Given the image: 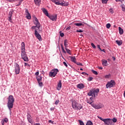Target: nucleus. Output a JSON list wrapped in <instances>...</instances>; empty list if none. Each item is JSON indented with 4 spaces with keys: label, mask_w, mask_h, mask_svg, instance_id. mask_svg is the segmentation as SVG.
Returning a JSON list of instances; mask_svg holds the SVG:
<instances>
[{
    "label": "nucleus",
    "mask_w": 125,
    "mask_h": 125,
    "mask_svg": "<svg viewBox=\"0 0 125 125\" xmlns=\"http://www.w3.org/2000/svg\"><path fill=\"white\" fill-rule=\"evenodd\" d=\"M21 56L22 59L25 62H28L29 61V58L27 56V54H26V51L25 49V43L24 42H22L21 43Z\"/></svg>",
    "instance_id": "f257e3e1"
},
{
    "label": "nucleus",
    "mask_w": 125,
    "mask_h": 125,
    "mask_svg": "<svg viewBox=\"0 0 125 125\" xmlns=\"http://www.w3.org/2000/svg\"><path fill=\"white\" fill-rule=\"evenodd\" d=\"M14 98L13 96L10 95L8 97V101L7 103V107L10 111H11V109L13 108V105L14 104Z\"/></svg>",
    "instance_id": "f03ea898"
},
{
    "label": "nucleus",
    "mask_w": 125,
    "mask_h": 125,
    "mask_svg": "<svg viewBox=\"0 0 125 125\" xmlns=\"http://www.w3.org/2000/svg\"><path fill=\"white\" fill-rule=\"evenodd\" d=\"M72 106L75 110H81V109H83V106L78 103L76 101H72Z\"/></svg>",
    "instance_id": "7ed1b4c3"
},
{
    "label": "nucleus",
    "mask_w": 125,
    "mask_h": 125,
    "mask_svg": "<svg viewBox=\"0 0 125 125\" xmlns=\"http://www.w3.org/2000/svg\"><path fill=\"white\" fill-rule=\"evenodd\" d=\"M98 92H99V89L97 88L96 89H94L90 90V91L87 93V95L89 96H93L94 97H96L98 96Z\"/></svg>",
    "instance_id": "20e7f679"
},
{
    "label": "nucleus",
    "mask_w": 125,
    "mask_h": 125,
    "mask_svg": "<svg viewBox=\"0 0 125 125\" xmlns=\"http://www.w3.org/2000/svg\"><path fill=\"white\" fill-rule=\"evenodd\" d=\"M52 2L55 3L57 5H61V6H67L68 5L69 3L67 2H61L60 1L58 0H51Z\"/></svg>",
    "instance_id": "39448f33"
},
{
    "label": "nucleus",
    "mask_w": 125,
    "mask_h": 125,
    "mask_svg": "<svg viewBox=\"0 0 125 125\" xmlns=\"http://www.w3.org/2000/svg\"><path fill=\"white\" fill-rule=\"evenodd\" d=\"M116 85V83L114 80H111L110 82H108L106 84L105 86L106 88H111V87H114Z\"/></svg>",
    "instance_id": "423d86ee"
},
{
    "label": "nucleus",
    "mask_w": 125,
    "mask_h": 125,
    "mask_svg": "<svg viewBox=\"0 0 125 125\" xmlns=\"http://www.w3.org/2000/svg\"><path fill=\"white\" fill-rule=\"evenodd\" d=\"M58 72H59V70H58V69H52L51 71L49 72V77H54L56 75H57Z\"/></svg>",
    "instance_id": "0eeeda50"
},
{
    "label": "nucleus",
    "mask_w": 125,
    "mask_h": 125,
    "mask_svg": "<svg viewBox=\"0 0 125 125\" xmlns=\"http://www.w3.org/2000/svg\"><path fill=\"white\" fill-rule=\"evenodd\" d=\"M14 70L16 75H19L20 73V66L18 63H16L14 64Z\"/></svg>",
    "instance_id": "6e6552de"
},
{
    "label": "nucleus",
    "mask_w": 125,
    "mask_h": 125,
    "mask_svg": "<svg viewBox=\"0 0 125 125\" xmlns=\"http://www.w3.org/2000/svg\"><path fill=\"white\" fill-rule=\"evenodd\" d=\"M104 122L106 125H114V123L112 121V119L110 118L104 119Z\"/></svg>",
    "instance_id": "1a4fd4ad"
},
{
    "label": "nucleus",
    "mask_w": 125,
    "mask_h": 125,
    "mask_svg": "<svg viewBox=\"0 0 125 125\" xmlns=\"http://www.w3.org/2000/svg\"><path fill=\"white\" fill-rule=\"evenodd\" d=\"M36 78H37V82L39 83V86H40L41 87L42 86L43 84H42V76H38L36 77Z\"/></svg>",
    "instance_id": "9d476101"
},
{
    "label": "nucleus",
    "mask_w": 125,
    "mask_h": 125,
    "mask_svg": "<svg viewBox=\"0 0 125 125\" xmlns=\"http://www.w3.org/2000/svg\"><path fill=\"white\" fill-rule=\"evenodd\" d=\"M34 22L36 26H37L38 30H39V31H41V30H40V28H41V23L39 21V20H38V19L35 20L34 21Z\"/></svg>",
    "instance_id": "9b49d317"
},
{
    "label": "nucleus",
    "mask_w": 125,
    "mask_h": 125,
    "mask_svg": "<svg viewBox=\"0 0 125 125\" xmlns=\"http://www.w3.org/2000/svg\"><path fill=\"white\" fill-rule=\"evenodd\" d=\"M34 35L40 42H42V36L38 33L37 29H35Z\"/></svg>",
    "instance_id": "f8f14e48"
},
{
    "label": "nucleus",
    "mask_w": 125,
    "mask_h": 125,
    "mask_svg": "<svg viewBox=\"0 0 125 125\" xmlns=\"http://www.w3.org/2000/svg\"><path fill=\"white\" fill-rule=\"evenodd\" d=\"M91 106L93 107V108H95V109H101L103 107V105L102 104H91Z\"/></svg>",
    "instance_id": "ddd939ff"
},
{
    "label": "nucleus",
    "mask_w": 125,
    "mask_h": 125,
    "mask_svg": "<svg viewBox=\"0 0 125 125\" xmlns=\"http://www.w3.org/2000/svg\"><path fill=\"white\" fill-rule=\"evenodd\" d=\"M25 15L26 18L28 20H31V18H32V17H31V14L29 13V10H28V9H25Z\"/></svg>",
    "instance_id": "4468645a"
},
{
    "label": "nucleus",
    "mask_w": 125,
    "mask_h": 125,
    "mask_svg": "<svg viewBox=\"0 0 125 125\" xmlns=\"http://www.w3.org/2000/svg\"><path fill=\"white\" fill-rule=\"evenodd\" d=\"M49 18L51 20H52V21H56V20L57 19V16H49Z\"/></svg>",
    "instance_id": "2eb2a0df"
},
{
    "label": "nucleus",
    "mask_w": 125,
    "mask_h": 125,
    "mask_svg": "<svg viewBox=\"0 0 125 125\" xmlns=\"http://www.w3.org/2000/svg\"><path fill=\"white\" fill-rule=\"evenodd\" d=\"M27 120L29 123L31 124V125H33V124H34V121H33V119H32V117H31V116H27Z\"/></svg>",
    "instance_id": "dca6fc26"
},
{
    "label": "nucleus",
    "mask_w": 125,
    "mask_h": 125,
    "mask_svg": "<svg viewBox=\"0 0 125 125\" xmlns=\"http://www.w3.org/2000/svg\"><path fill=\"white\" fill-rule=\"evenodd\" d=\"M102 65H103L104 66H108V62L107 61V60H102Z\"/></svg>",
    "instance_id": "f3484780"
},
{
    "label": "nucleus",
    "mask_w": 125,
    "mask_h": 125,
    "mask_svg": "<svg viewBox=\"0 0 125 125\" xmlns=\"http://www.w3.org/2000/svg\"><path fill=\"white\" fill-rule=\"evenodd\" d=\"M77 87L79 89H83L84 87V85L83 83H80L77 85Z\"/></svg>",
    "instance_id": "a211bd4d"
},
{
    "label": "nucleus",
    "mask_w": 125,
    "mask_h": 125,
    "mask_svg": "<svg viewBox=\"0 0 125 125\" xmlns=\"http://www.w3.org/2000/svg\"><path fill=\"white\" fill-rule=\"evenodd\" d=\"M62 87V83H61V81H60L57 86L58 90H60L61 89V87Z\"/></svg>",
    "instance_id": "6ab92c4d"
},
{
    "label": "nucleus",
    "mask_w": 125,
    "mask_h": 125,
    "mask_svg": "<svg viewBox=\"0 0 125 125\" xmlns=\"http://www.w3.org/2000/svg\"><path fill=\"white\" fill-rule=\"evenodd\" d=\"M70 60L73 63H77V59H76V57H70Z\"/></svg>",
    "instance_id": "aec40b11"
},
{
    "label": "nucleus",
    "mask_w": 125,
    "mask_h": 125,
    "mask_svg": "<svg viewBox=\"0 0 125 125\" xmlns=\"http://www.w3.org/2000/svg\"><path fill=\"white\" fill-rule=\"evenodd\" d=\"M42 11H43L44 14H45V15H46V16L49 17V16L48 15V12H47V10H46V9H43Z\"/></svg>",
    "instance_id": "412c9836"
},
{
    "label": "nucleus",
    "mask_w": 125,
    "mask_h": 125,
    "mask_svg": "<svg viewBox=\"0 0 125 125\" xmlns=\"http://www.w3.org/2000/svg\"><path fill=\"white\" fill-rule=\"evenodd\" d=\"M116 43L118 44V45H122L123 44V41H119L117 40L115 41Z\"/></svg>",
    "instance_id": "4be33fe9"
},
{
    "label": "nucleus",
    "mask_w": 125,
    "mask_h": 125,
    "mask_svg": "<svg viewBox=\"0 0 125 125\" xmlns=\"http://www.w3.org/2000/svg\"><path fill=\"white\" fill-rule=\"evenodd\" d=\"M7 122H8V119L7 118H5L4 119V120L1 121V124L2 125H4V123H7Z\"/></svg>",
    "instance_id": "5701e85b"
},
{
    "label": "nucleus",
    "mask_w": 125,
    "mask_h": 125,
    "mask_svg": "<svg viewBox=\"0 0 125 125\" xmlns=\"http://www.w3.org/2000/svg\"><path fill=\"white\" fill-rule=\"evenodd\" d=\"M119 31L120 35H123V34H124V29H123L122 27H119Z\"/></svg>",
    "instance_id": "b1692460"
},
{
    "label": "nucleus",
    "mask_w": 125,
    "mask_h": 125,
    "mask_svg": "<svg viewBox=\"0 0 125 125\" xmlns=\"http://www.w3.org/2000/svg\"><path fill=\"white\" fill-rule=\"evenodd\" d=\"M64 44L65 49L67 48V47H68V40H64Z\"/></svg>",
    "instance_id": "393cba45"
},
{
    "label": "nucleus",
    "mask_w": 125,
    "mask_h": 125,
    "mask_svg": "<svg viewBox=\"0 0 125 125\" xmlns=\"http://www.w3.org/2000/svg\"><path fill=\"white\" fill-rule=\"evenodd\" d=\"M41 0H34L35 4L39 5L40 4V2H41Z\"/></svg>",
    "instance_id": "a878e982"
},
{
    "label": "nucleus",
    "mask_w": 125,
    "mask_h": 125,
    "mask_svg": "<svg viewBox=\"0 0 125 125\" xmlns=\"http://www.w3.org/2000/svg\"><path fill=\"white\" fill-rule=\"evenodd\" d=\"M74 25H75L76 26H77L78 27L80 26H84V25L83 23H74Z\"/></svg>",
    "instance_id": "bb28decb"
},
{
    "label": "nucleus",
    "mask_w": 125,
    "mask_h": 125,
    "mask_svg": "<svg viewBox=\"0 0 125 125\" xmlns=\"http://www.w3.org/2000/svg\"><path fill=\"white\" fill-rule=\"evenodd\" d=\"M65 50L66 51V52L68 53V54H70L71 55V54H72V53H71V50L67 48H65Z\"/></svg>",
    "instance_id": "cd10ccee"
},
{
    "label": "nucleus",
    "mask_w": 125,
    "mask_h": 125,
    "mask_svg": "<svg viewBox=\"0 0 125 125\" xmlns=\"http://www.w3.org/2000/svg\"><path fill=\"white\" fill-rule=\"evenodd\" d=\"M8 20L9 21V22H11V23H12V17H8Z\"/></svg>",
    "instance_id": "c85d7f7f"
},
{
    "label": "nucleus",
    "mask_w": 125,
    "mask_h": 125,
    "mask_svg": "<svg viewBox=\"0 0 125 125\" xmlns=\"http://www.w3.org/2000/svg\"><path fill=\"white\" fill-rule=\"evenodd\" d=\"M93 125V124L92 123V122L89 121H88L86 124V125Z\"/></svg>",
    "instance_id": "c756f323"
},
{
    "label": "nucleus",
    "mask_w": 125,
    "mask_h": 125,
    "mask_svg": "<svg viewBox=\"0 0 125 125\" xmlns=\"http://www.w3.org/2000/svg\"><path fill=\"white\" fill-rule=\"evenodd\" d=\"M102 0V3L105 4V3H107V2H108V0Z\"/></svg>",
    "instance_id": "7c9ffc66"
},
{
    "label": "nucleus",
    "mask_w": 125,
    "mask_h": 125,
    "mask_svg": "<svg viewBox=\"0 0 125 125\" xmlns=\"http://www.w3.org/2000/svg\"><path fill=\"white\" fill-rule=\"evenodd\" d=\"M6 1L9 2H15V1H17V0H6Z\"/></svg>",
    "instance_id": "2f4dec72"
},
{
    "label": "nucleus",
    "mask_w": 125,
    "mask_h": 125,
    "mask_svg": "<svg viewBox=\"0 0 125 125\" xmlns=\"http://www.w3.org/2000/svg\"><path fill=\"white\" fill-rule=\"evenodd\" d=\"M12 14H13V12L12 11H10L9 13L8 16L10 17H12Z\"/></svg>",
    "instance_id": "473e14b6"
},
{
    "label": "nucleus",
    "mask_w": 125,
    "mask_h": 125,
    "mask_svg": "<svg viewBox=\"0 0 125 125\" xmlns=\"http://www.w3.org/2000/svg\"><path fill=\"white\" fill-rule=\"evenodd\" d=\"M106 28L107 29H110V28H111V24L110 23H107L106 24Z\"/></svg>",
    "instance_id": "72a5a7b5"
},
{
    "label": "nucleus",
    "mask_w": 125,
    "mask_h": 125,
    "mask_svg": "<svg viewBox=\"0 0 125 125\" xmlns=\"http://www.w3.org/2000/svg\"><path fill=\"white\" fill-rule=\"evenodd\" d=\"M112 123H117V119H116L115 118H113V119H111Z\"/></svg>",
    "instance_id": "f704fd0d"
},
{
    "label": "nucleus",
    "mask_w": 125,
    "mask_h": 125,
    "mask_svg": "<svg viewBox=\"0 0 125 125\" xmlns=\"http://www.w3.org/2000/svg\"><path fill=\"white\" fill-rule=\"evenodd\" d=\"M92 72L93 74H94V75H98V73L95 70H92Z\"/></svg>",
    "instance_id": "c9c22d12"
},
{
    "label": "nucleus",
    "mask_w": 125,
    "mask_h": 125,
    "mask_svg": "<svg viewBox=\"0 0 125 125\" xmlns=\"http://www.w3.org/2000/svg\"><path fill=\"white\" fill-rule=\"evenodd\" d=\"M75 64H77V65H78V66H83V63L80 62H78L76 63H75Z\"/></svg>",
    "instance_id": "e433bc0d"
},
{
    "label": "nucleus",
    "mask_w": 125,
    "mask_h": 125,
    "mask_svg": "<svg viewBox=\"0 0 125 125\" xmlns=\"http://www.w3.org/2000/svg\"><path fill=\"white\" fill-rule=\"evenodd\" d=\"M24 66L26 67H30V64L28 62L24 63Z\"/></svg>",
    "instance_id": "4c0bfd02"
},
{
    "label": "nucleus",
    "mask_w": 125,
    "mask_h": 125,
    "mask_svg": "<svg viewBox=\"0 0 125 125\" xmlns=\"http://www.w3.org/2000/svg\"><path fill=\"white\" fill-rule=\"evenodd\" d=\"M79 122L80 123V125H84L83 122L81 120H79Z\"/></svg>",
    "instance_id": "58836bf2"
},
{
    "label": "nucleus",
    "mask_w": 125,
    "mask_h": 125,
    "mask_svg": "<svg viewBox=\"0 0 125 125\" xmlns=\"http://www.w3.org/2000/svg\"><path fill=\"white\" fill-rule=\"evenodd\" d=\"M110 77H111V75L109 74L107 75H105L104 77L105 79H109Z\"/></svg>",
    "instance_id": "ea45409f"
},
{
    "label": "nucleus",
    "mask_w": 125,
    "mask_h": 125,
    "mask_svg": "<svg viewBox=\"0 0 125 125\" xmlns=\"http://www.w3.org/2000/svg\"><path fill=\"white\" fill-rule=\"evenodd\" d=\"M98 119H99L100 120H101V121H102L103 122H104V119L102 118V117H100L99 116H98Z\"/></svg>",
    "instance_id": "a19ab883"
},
{
    "label": "nucleus",
    "mask_w": 125,
    "mask_h": 125,
    "mask_svg": "<svg viewBox=\"0 0 125 125\" xmlns=\"http://www.w3.org/2000/svg\"><path fill=\"white\" fill-rule=\"evenodd\" d=\"M92 80H93V78L91 77H90L88 79V81L89 82H91V81H92Z\"/></svg>",
    "instance_id": "79ce46f5"
},
{
    "label": "nucleus",
    "mask_w": 125,
    "mask_h": 125,
    "mask_svg": "<svg viewBox=\"0 0 125 125\" xmlns=\"http://www.w3.org/2000/svg\"><path fill=\"white\" fill-rule=\"evenodd\" d=\"M91 45L93 48H96V46H95V45H94V44L93 43H91Z\"/></svg>",
    "instance_id": "37998d69"
},
{
    "label": "nucleus",
    "mask_w": 125,
    "mask_h": 125,
    "mask_svg": "<svg viewBox=\"0 0 125 125\" xmlns=\"http://www.w3.org/2000/svg\"><path fill=\"white\" fill-rule=\"evenodd\" d=\"M60 101L59 100H57L55 101V104L56 105H58V103H59Z\"/></svg>",
    "instance_id": "c03bdc74"
},
{
    "label": "nucleus",
    "mask_w": 125,
    "mask_h": 125,
    "mask_svg": "<svg viewBox=\"0 0 125 125\" xmlns=\"http://www.w3.org/2000/svg\"><path fill=\"white\" fill-rule=\"evenodd\" d=\"M122 11H125V5H122Z\"/></svg>",
    "instance_id": "a18cd8bd"
},
{
    "label": "nucleus",
    "mask_w": 125,
    "mask_h": 125,
    "mask_svg": "<svg viewBox=\"0 0 125 125\" xmlns=\"http://www.w3.org/2000/svg\"><path fill=\"white\" fill-rule=\"evenodd\" d=\"M87 103H88V104H90L91 105H92V102L90 101H87Z\"/></svg>",
    "instance_id": "49530a36"
},
{
    "label": "nucleus",
    "mask_w": 125,
    "mask_h": 125,
    "mask_svg": "<svg viewBox=\"0 0 125 125\" xmlns=\"http://www.w3.org/2000/svg\"><path fill=\"white\" fill-rule=\"evenodd\" d=\"M48 123H49V124H52V125H53L54 124V121H51V120H49L48 121Z\"/></svg>",
    "instance_id": "de8ad7c7"
},
{
    "label": "nucleus",
    "mask_w": 125,
    "mask_h": 125,
    "mask_svg": "<svg viewBox=\"0 0 125 125\" xmlns=\"http://www.w3.org/2000/svg\"><path fill=\"white\" fill-rule=\"evenodd\" d=\"M36 28H38V26H37V25L31 27V29H33V30H35V29H36Z\"/></svg>",
    "instance_id": "09e8293b"
},
{
    "label": "nucleus",
    "mask_w": 125,
    "mask_h": 125,
    "mask_svg": "<svg viewBox=\"0 0 125 125\" xmlns=\"http://www.w3.org/2000/svg\"><path fill=\"white\" fill-rule=\"evenodd\" d=\"M63 65H64V66H65V67H68V65L67 64V63H66V62H63Z\"/></svg>",
    "instance_id": "8fccbe9b"
},
{
    "label": "nucleus",
    "mask_w": 125,
    "mask_h": 125,
    "mask_svg": "<svg viewBox=\"0 0 125 125\" xmlns=\"http://www.w3.org/2000/svg\"><path fill=\"white\" fill-rule=\"evenodd\" d=\"M60 36L61 37H62V38H63V37H64V33H61L60 34Z\"/></svg>",
    "instance_id": "3c124183"
},
{
    "label": "nucleus",
    "mask_w": 125,
    "mask_h": 125,
    "mask_svg": "<svg viewBox=\"0 0 125 125\" xmlns=\"http://www.w3.org/2000/svg\"><path fill=\"white\" fill-rule=\"evenodd\" d=\"M33 17L34 21H35V20H37V19H38V18H37V17H36V16H35V15L33 16Z\"/></svg>",
    "instance_id": "603ef678"
},
{
    "label": "nucleus",
    "mask_w": 125,
    "mask_h": 125,
    "mask_svg": "<svg viewBox=\"0 0 125 125\" xmlns=\"http://www.w3.org/2000/svg\"><path fill=\"white\" fill-rule=\"evenodd\" d=\"M76 32H77V33H83V31L82 30H77Z\"/></svg>",
    "instance_id": "864d4df0"
},
{
    "label": "nucleus",
    "mask_w": 125,
    "mask_h": 125,
    "mask_svg": "<svg viewBox=\"0 0 125 125\" xmlns=\"http://www.w3.org/2000/svg\"><path fill=\"white\" fill-rule=\"evenodd\" d=\"M23 0H21V1L19 2V4L17 5H20L22 3V2L23 1Z\"/></svg>",
    "instance_id": "5fc2aeb1"
},
{
    "label": "nucleus",
    "mask_w": 125,
    "mask_h": 125,
    "mask_svg": "<svg viewBox=\"0 0 125 125\" xmlns=\"http://www.w3.org/2000/svg\"><path fill=\"white\" fill-rule=\"evenodd\" d=\"M109 11H110V13H112V14L114 13V11L113 10H112V9H110Z\"/></svg>",
    "instance_id": "6e6d98bb"
},
{
    "label": "nucleus",
    "mask_w": 125,
    "mask_h": 125,
    "mask_svg": "<svg viewBox=\"0 0 125 125\" xmlns=\"http://www.w3.org/2000/svg\"><path fill=\"white\" fill-rule=\"evenodd\" d=\"M82 74L84 75H87V76H88V74L85 72H82Z\"/></svg>",
    "instance_id": "4d7b16f0"
},
{
    "label": "nucleus",
    "mask_w": 125,
    "mask_h": 125,
    "mask_svg": "<svg viewBox=\"0 0 125 125\" xmlns=\"http://www.w3.org/2000/svg\"><path fill=\"white\" fill-rule=\"evenodd\" d=\"M115 0L117 2L121 1V2H123V1H124V0Z\"/></svg>",
    "instance_id": "13d9d810"
},
{
    "label": "nucleus",
    "mask_w": 125,
    "mask_h": 125,
    "mask_svg": "<svg viewBox=\"0 0 125 125\" xmlns=\"http://www.w3.org/2000/svg\"><path fill=\"white\" fill-rule=\"evenodd\" d=\"M39 71L35 73V76H39Z\"/></svg>",
    "instance_id": "bf43d9fd"
},
{
    "label": "nucleus",
    "mask_w": 125,
    "mask_h": 125,
    "mask_svg": "<svg viewBox=\"0 0 125 125\" xmlns=\"http://www.w3.org/2000/svg\"><path fill=\"white\" fill-rule=\"evenodd\" d=\"M66 30H71V26H69L66 28Z\"/></svg>",
    "instance_id": "052dcab7"
},
{
    "label": "nucleus",
    "mask_w": 125,
    "mask_h": 125,
    "mask_svg": "<svg viewBox=\"0 0 125 125\" xmlns=\"http://www.w3.org/2000/svg\"><path fill=\"white\" fill-rule=\"evenodd\" d=\"M62 49V52H63V53L66 54V51H65V50L64 49V48H63V49Z\"/></svg>",
    "instance_id": "680f3d73"
},
{
    "label": "nucleus",
    "mask_w": 125,
    "mask_h": 125,
    "mask_svg": "<svg viewBox=\"0 0 125 125\" xmlns=\"http://www.w3.org/2000/svg\"><path fill=\"white\" fill-rule=\"evenodd\" d=\"M100 70H102L103 69V67L100 66L98 67Z\"/></svg>",
    "instance_id": "e2e57ef3"
},
{
    "label": "nucleus",
    "mask_w": 125,
    "mask_h": 125,
    "mask_svg": "<svg viewBox=\"0 0 125 125\" xmlns=\"http://www.w3.org/2000/svg\"><path fill=\"white\" fill-rule=\"evenodd\" d=\"M61 47H62V49L64 48V47H63V44H61Z\"/></svg>",
    "instance_id": "0e129e2a"
},
{
    "label": "nucleus",
    "mask_w": 125,
    "mask_h": 125,
    "mask_svg": "<svg viewBox=\"0 0 125 125\" xmlns=\"http://www.w3.org/2000/svg\"><path fill=\"white\" fill-rule=\"evenodd\" d=\"M34 125H41V124L39 123H36V124H34Z\"/></svg>",
    "instance_id": "69168bd1"
},
{
    "label": "nucleus",
    "mask_w": 125,
    "mask_h": 125,
    "mask_svg": "<svg viewBox=\"0 0 125 125\" xmlns=\"http://www.w3.org/2000/svg\"><path fill=\"white\" fill-rule=\"evenodd\" d=\"M97 47L99 48V49H100V45H98Z\"/></svg>",
    "instance_id": "338daca9"
},
{
    "label": "nucleus",
    "mask_w": 125,
    "mask_h": 125,
    "mask_svg": "<svg viewBox=\"0 0 125 125\" xmlns=\"http://www.w3.org/2000/svg\"><path fill=\"white\" fill-rule=\"evenodd\" d=\"M124 97L125 98V90L124 91Z\"/></svg>",
    "instance_id": "774afa93"
}]
</instances>
